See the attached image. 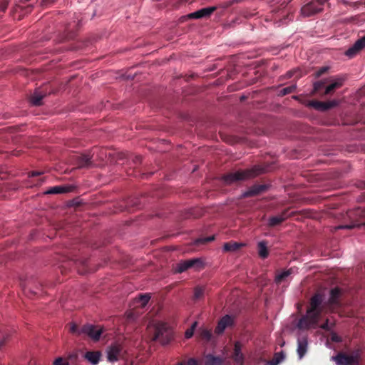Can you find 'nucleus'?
<instances>
[{"label":"nucleus","mask_w":365,"mask_h":365,"mask_svg":"<svg viewBox=\"0 0 365 365\" xmlns=\"http://www.w3.org/2000/svg\"><path fill=\"white\" fill-rule=\"evenodd\" d=\"M324 296L321 293L314 294L310 299L307 313L298 322L297 327L300 329H309L315 327L319 322L324 310Z\"/></svg>","instance_id":"obj_1"},{"label":"nucleus","mask_w":365,"mask_h":365,"mask_svg":"<svg viewBox=\"0 0 365 365\" xmlns=\"http://www.w3.org/2000/svg\"><path fill=\"white\" fill-rule=\"evenodd\" d=\"M267 171L268 169L265 167H262L261 165H255L250 169L237 170L227 173L222 177V179L226 184L230 185L238 181L255 178Z\"/></svg>","instance_id":"obj_2"},{"label":"nucleus","mask_w":365,"mask_h":365,"mask_svg":"<svg viewBox=\"0 0 365 365\" xmlns=\"http://www.w3.org/2000/svg\"><path fill=\"white\" fill-rule=\"evenodd\" d=\"M347 216L351 222L349 225H340L337 229H352L356 227H365V208L358 207L347 212Z\"/></svg>","instance_id":"obj_3"},{"label":"nucleus","mask_w":365,"mask_h":365,"mask_svg":"<svg viewBox=\"0 0 365 365\" xmlns=\"http://www.w3.org/2000/svg\"><path fill=\"white\" fill-rule=\"evenodd\" d=\"M172 338L173 331L165 323L159 322L155 326L153 340L159 341L162 344H166Z\"/></svg>","instance_id":"obj_4"},{"label":"nucleus","mask_w":365,"mask_h":365,"mask_svg":"<svg viewBox=\"0 0 365 365\" xmlns=\"http://www.w3.org/2000/svg\"><path fill=\"white\" fill-rule=\"evenodd\" d=\"M328 0H312L301 9V14L304 17L315 15L324 9V6Z\"/></svg>","instance_id":"obj_5"},{"label":"nucleus","mask_w":365,"mask_h":365,"mask_svg":"<svg viewBox=\"0 0 365 365\" xmlns=\"http://www.w3.org/2000/svg\"><path fill=\"white\" fill-rule=\"evenodd\" d=\"M193 268L195 270H201L204 268L203 261L200 258H192L180 262L178 264L177 270L182 273L188 269Z\"/></svg>","instance_id":"obj_6"},{"label":"nucleus","mask_w":365,"mask_h":365,"mask_svg":"<svg viewBox=\"0 0 365 365\" xmlns=\"http://www.w3.org/2000/svg\"><path fill=\"white\" fill-rule=\"evenodd\" d=\"M81 332L88 335L94 341H98L103 333V329L92 324H85L81 327Z\"/></svg>","instance_id":"obj_7"},{"label":"nucleus","mask_w":365,"mask_h":365,"mask_svg":"<svg viewBox=\"0 0 365 365\" xmlns=\"http://www.w3.org/2000/svg\"><path fill=\"white\" fill-rule=\"evenodd\" d=\"M365 48V35L358 39L352 46L347 49L345 52V55L349 58H353L356 56L361 50Z\"/></svg>","instance_id":"obj_8"},{"label":"nucleus","mask_w":365,"mask_h":365,"mask_svg":"<svg viewBox=\"0 0 365 365\" xmlns=\"http://www.w3.org/2000/svg\"><path fill=\"white\" fill-rule=\"evenodd\" d=\"M123 347L118 343L111 344L108 350V359L109 361L118 360L122 354Z\"/></svg>","instance_id":"obj_9"},{"label":"nucleus","mask_w":365,"mask_h":365,"mask_svg":"<svg viewBox=\"0 0 365 365\" xmlns=\"http://www.w3.org/2000/svg\"><path fill=\"white\" fill-rule=\"evenodd\" d=\"M216 10H217L216 6L202 8L200 10H197L195 12H192V13L188 14L187 16L190 19L208 18Z\"/></svg>","instance_id":"obj_10"},{"label":"nucleus","mask_w":365,"mask_h":365,"mask_svg":"<svg viewBox=\"0 0 365 365\" xmlns=\"http://www.w3.org/2000/svg\"><path fill=\"white\" fill-rule=\"evenodd\" d=\"M234 324V317L230 315L226 314L220 319L216 328L215 332L220 334L224 332L227 327L232 326Z\"/></svg>","instance_id":"obj_11"},{"label":"nucleus","mask_w":365,"mask_h":365,"mask_svg":"<svg viewBox=\"0 0 365 365\" xmlns=\"http://www.w3.org/2000/svg\"><path fill=\"white\" fill-rule=\"evenodd\" d=\"M93 155L89 153L81 154L76 156V165L78 168H90L93 165L91 160Z\"/></svg>","instance_id":"obj_12"},{"label":"nucleus","mask_w":365,"mask_h":365,"mask_svg":"<svg viewBox=\"0 0 365 365\" xmlns=\"http://www.w3.org/2000/svg\"><path fill=\"white\" fill-rule=\"evenodd\" d=\"M267 189L268 185H254L245 192L242 195L244 197L256 196L265 192Z\"/></svg>","instance_id":"obj_13"},{"label":"nucleus","mask_w":365,"mask_h":365,"mask_svg":"<svg viewBox=\"0 0 365 365\" xmlns=\"http://www.w3.org/2000/svg\"><path fill=\"white\" fill-rule=\"evenodd\" d=\"M311 105L317 110L324 111L336 107L338 105V101L336 100L327 102L314 101L311 103Z\"/></svg>","instance_id":"obj_14"},{"label":"nucleus","mask_w":365,"mask_h":365,"mask_svg":"<svg viewBox=\"0 0 365 365\" xmlns=\"http://www.w3.org/2000/svg\"><path fill=\"white\" fill-rule=\"evenodd\" d=\"M241 349V343L240 341H236L235 343L232 359L239 365H242L244 361V356L243 354L242 353Z\"/></svg>","instance_id":"obj_15"},{"label":"nucleus","mask_w":365,"mask_h":365,"mask_svg":"<svg viewBox=\"0 0 365 365\" xmlns=\"http://www.w3.org/2000/svg\"><path fill=\"white\" fill-rule=\"evenodd\" d=\"M308 348L307 338L305 336L299 338L297 340V354L299 359H302L307 353Z\"/></svg>","instance_id":"obj_16"},{"label":"nucleus","mask_w":365,"mask_h":365,"mask_svg":"<svg viewBox=\"0 0 365 365\" xmlns=\"http://www.w3.org/2000/svg\"><path fill=\"white\" fill-rule=\"evenodd\" d=\"M225 359L219 356H214L212 354H207L204 359V365H223Z\"/></svg>","instance_id":"obj_17"},{"label":"nucleus","mask_w":365,"mask_h":365,"mask_svg":"<svg viewBox=\"0 0 365 365\" xmlns=\"http://www.w3.org/2000/svg\"><path fill=\"white\" fill-rule=\"evenodd\" d=\"M46 96V92L36 90L30 98V101L33 106H39L42 104L43 98Z\"/></svg>","instance_id":"obj_18"},{"label":"nucleus","mask_w":365,"mask_h":365,"mask_svg":"<svg viewBox=\"0 0 365 365\" xmlns=\"http://www.w3.org/2000/svg\"><path fill=\"white\" fill-rule=\"evenodd\" d=\"M341 291L339 288L335 287L334 289H331L330 291V297L328 301V303L333 306V305H339V298L341 296Z\"/></svg>","instance_id":"obj_19"},{"label":"nucleus","mask_w":365,"mask_h":365,"mask_svg":"<svg viewBox=\"0 0 365 365\" xmlns=\"http://www.w3.org/2000/svg\"><path fill=\"white\" fill-rule=\"evenodd\" d=\"M337 365H353L349 355L340 353L334 357Z\"/></svg>","instance_id":"obj_20"},{"label":"nucleus","mask_w":365,"mask_h":365,"mask_svg":"<svg viewBox=\"0 0 365 365\" xmlns=\"http://www.w3.org/2000/svg\"><path fill=\"white\" fill-rule=\"evenodd\" d=\"M257 247L259 256L262 259H266L269 255L267 241H260L258 243Z\"/></svg>","instance_id":"obj_21"},{"label":"nucleus","mask_w":365,"mask_h":365,"mask_svg":"<svg viewBox=\"0 0 365 365\" xmlns=\"http://www.w3.org/2000/svg\"><path fill=\"white\" fill-rule=\"evenodd\" d=\"M100 357L101 354L99 351H88L85 354V358L93 365L99 362Z\"/></svg>","instance_id":"obj_22"},{"label":"nucleus","mask_w":365,"mask_h":365,"mask_svg":"<svg viewBox=\"0 0 365 365\" xmlns=\"http://www.w3.org/2000/svg\"><path fill=\"white\" fill-rule=\"evenodd\" d=\"M244 244L236 242H229L224 244L223 250L225 252H235L240 250Z\"/></svg>","instance_id":"obj_23"},{"label":"nucleus","mask_w":365,"mask_h":365,"mask_svg":"<svg viewBox=\"0 0 365 365\" xmlns=\"http://www.w3.org/2000/svg\"><path fill=\"white\" fill-rule=\"evenodd\" d=\"M344 78H339L335 82L329 85L324 93V95H328L333 92L335 89L340 88L343 85Z\"/></svg>","instance_id":"obj_24"},{"label":"nucleus","mask_w":365,"mask_h":365,"mask_svg":"<svg viewBox=\"0 0 365 365\" xmlns=\"http://www.w3.org/2000/svg\"><path fill=\"white\" fill-rule=\"evenodd\" d=\"M150 299L149 294H140L138 298L136 299L137 307L144 308L148 303Z\"/></svg>","instance_id":"obj_25"},{"label":"nucleus","mask_w":365,"mask_h":365,"mask_svg":"<svg viewBox=\"0 0 365 365\" xmlns=\"http://www.w3.org/2000/svg\"><path fill=\"white\" fill-rule=\"evenodd\" d=\"M70 188L66 186H54L51 187L48 191H46V194H61V193H66L70 192Z\"/></svg>","instance_id":"obj_26"},{"label":"nucleus","mask_w":365,"mask_h":365,"mask_svg":"<svg viewBox=\"0 0 365 365\" xmlns=\"http://www.w3.org/2000/svg\"><path fill=\"white\" fill-rule=\"evenodd\" d=\"M199 338L205 341H209L212 338V331L207 329H200L198 332Z\"/></svg>","instance_id":"obj_27"},{"label":"nucleus","mask_w":365,"mask_h":365,"mask_svg":"<svg viewBox=\"0 0 365 365\" xmlns=\"http://www.w3.org/2000/svg\"><path fill=\"white\" fill-rule=\"evenodd\" d=\"M205 292V287L197 286L194 289L193 299L195 301L200 300L204 297Z\"/></svg>","instance_id":"obj_28"},{"label":"nucleus","mask_w":365,"mask_h":365,"mask_svg":"<svg viewBox=\"0 0 365 365\" xmlns=\"http://www.w3.org/2000/svg\"><path fill=\"white\" fill-rule=\"evenodd\" d=\"M292 273V269H289L286 271L282 272L277 274L275 277V282L277 284L282 283L287 277H289Z\"/></svg>","instance_id":"obj_29"},{"label":"nucleus","mask_w":365,"mask_h":365,"mask_svg":"<svg viewBox=\"0 0 365 365\" xmlns=\"http://www.w3.org/2000/svg\"><path fill=\"white\" fill-rule=\"evenodd\" d=\"M285 356L283 351L275 353L272 359L269 361L270 365H278L283 361Z\"/></svg>","instance_id":"obj_30"},{"label":"nucleus","mask_w":365,"mask_h":365,"mask_svg":"<svg viewBox=\"0 0 365 365\" xmlns=\"http://www.w3.org/2000/svg\"><path fill=\"white\" fill-rule=\"evenodd\" d=\"M296 88H297L296 84H292L291 86L285 87L279 91V96H284L287 94L294 93L295 91Z\"/></svg>","instance_id":"obj_31"},{"label":"nucleus","mask_w":365,"mask_h":365,"mask_svg":"<svg viewBox=\"0 0 365 365\" xmlns=\"http://www.w3.org/2000/svg\"><path fill=\"white\" fill-rule=\"evenodd\" d=\"M215 240V236H210L207 237H200L195 240V245H205L208 242H210Z\"/></svg>","instance_id":"obj_32"},{"label":"nucleus","mask_w":365,"mask_h":365,"mask_svg":"<svg viewBox=\"0 0 365 365\" xmlns=\"http://www.w3.org/2000/svg\"><path fill=\"white\" fill-rule=\"evenodd\" d=\"M283 222V218H280L278 215L271 217L269 220V225L271 227L277 226Z\"/></svg>","instance_id":"obj_33"},{"label":"nucleus","mask_w":365,"mask_h":365,"mask_svg":"<svg viewBox=\"0 0 365 365\" xmlns=\"http://www.w3.org/2000/svg\"><path fill=\"white\" fill-rule=\"evenodd\" d=\"M139 316V312L136 309L129 310L126 312L128 320L133 321L137 319Z\"/></svg>","instance_id":"obj_34"},{"label":"nucleus","mask_w":365,"mask_h":365,"mask_svg":"<svg viewBox=\"0 0 365 365\" xmlns=\"http://www.w3.org/2000/svg\"><path fill=\"white\" fill-rule=\"evenodd\" d=\"M349 356L351 359V361L353 365H356V364H359V361L360 359V353L359 351H354L351 354H350Z\"/></svg>","instance_id":"obj_35"},{"label":"nucleus","mask_w":365,"mask_h":365,"mask_svg":"<svg viewBox=\"0 0 365 365\" xmlns=\"http://www.w3.org/2000/svg\"><path fill=\"white\" fill-rule=\"evenodd\" d=\"M349 356L351 359V361L353 365H356V364H359V361L360 359V353L359 351H354L351 354H350Z\"/></svg>","instance_id":"obj_36"},{"label":"nucleus","mask_w":365,"mask_h":365,"mask_svg":"<svg viewBox=\"0 0 365 365\" xmlns=\"http://www.w3.org/2000/svg\"><path fill=\"white\" fill-rule=\"evenodd\" d=\"M22 287H23L24 291L25 292H28V294H30L31 295H33V296L37 295L38 294L37 290H38L40 289V287H37L36 290H34V289H32L31 287H30L29 286V284H22ZM39 287H41V285Z\"/></svg>","instance_id":"obj_37"},{"label":"nucleus","mask_w":365,"mask_h":365,"mask_svg":"<svg viewBox=\"0 0 365 365\" xmlns=\"http://www.w3.org/2000/svg\"><path fill=\"white\" fill-rule=\"evenodd\" d=\"M196 326H197V322H195L192 324V325L191 326V327L190 329L186 330V331L185 333V336L186 339H190L193 336L194 331L196 328Z\"/></svg>","instance_id":"obj_38"},{"label":"nucleus","mask_w":365,"mask_h":365,"mask_svg":"<svg viewBox=\"0 0 365 365\" xmlns=\"http://www.w3.org/2000/svg\"><path fill=\"white\" fill-rule=\"evenodd\" d=\"M69 331L72 334H77V335H81V334H83L81 332V328L79 329L78 327V326L74 323H72L70 324Z\"/></svg>","instance_id":"obj_39"},{"label":"nucleus","mask_w":365,"mask_h":365,"mask_svg":"<svg viewBox=\"0 0 365 365\" xmlns=\"http://www.w3.org/2000/svg\"><path fill=\"white\" fill-rule=\"evenodd\" d=\"M325 82L324 81H319L314 83V91L315 92L319 91L324 86Z\"/></svg>","instance_id":"obj_40"},{"label":"nucleus","mask_w":365,"mask_h":365,"mask_svg":"<svg viewBox=\"0 0 365 365\" xmlns=\"http://www.w3.org/2000/svg\"><path fill=\"white\" fill-rule=\"evenodd\" d=\"M328 70H329V67L328 66L321 67L317 71H316L315 77L316 78L320 77L321 76H322L323 74L327 73L328 71Z\"/></svg>","instance_id":"obj_41"},{"label":"nucleus","mask_w":365,"mask_h":365,"mask_svg":"<svg viewBox=\"0 0 365 365\" xmlns=\"http://www.w3.org/2000/svg\"><path fill=\"white\" fill-rule=\"evenodd\" d=\"M185 363L183 361L178 362L176 365H185ZM186 365H198V362L196 359L190 358L186 362Z\"/></svg>","instance_id":"obj_42"},{"label":"nucleus","mask_w":365,"mask_h":365,"mask_svg":"<svg viewBox=\"0 0 365 365\" xmlns=\"http://www.w3.org/2000/svg\"><path fill=\"white\" fill-rule=\"evenodd\" d=\"M53 364L54 365H70L67 361L63 360L61 357L57 358L54 361Z\"/></svg>","instance_id":"obj_43"},{"label":"nucleus","mask_w":365,"mask_h":365,"mask_svg":"<svg viewBox=\"0 0 365 365\" xmlns=\"http://www.w3.org/2000/svg\"><path fill=\"white\" fill-rule=\"evenodd\" d=\"M292 214H293V212H292V214H289L288 213V210H285L283 212H282L278 216L280 218H283V222H284L286 219H287Z\"/></svg>","instance_id":"obj_44"},{"label":"nucleus","mask_w":365,"mask_h":365,"mask_svg":"<svg viewBox=\"0 0 365 365\" xmlns=\"http://www.w3.org/2000/svg\"><path fill=\"white\" fill-rule=\"evenodd\" d=\"M7 340H8V336H4L0 340V349L6 344Z\"/></svg>","instance_id":"obj_45"},{"label":"nucleus","mask_w":365,"mask_h":365,"mask_svg":"<svg viewBox=\"0 0 365 365\" xmlns=\"http://www.w3.org/2000/svg\"><path fill=\"white\" fill-rule=\"evenodd\" d=\"M321 328L324 330H329V320L327 319L325 323L321 325Z\"/></svg>","instance_id":"obj_46"},{"label":"nucleus","mask_w":365,"mask_h":365,"mask_svg":"<svg viewBox=\"0 0 365 365\" xmlns=\"http://www.w3.org/2000/svg\"><path fill=\"white\" fill-rule=\"evenodd\" d=\"M41 174H42V173L38 172V171H32V172L29 173V177H36V176H38Z\"/></svg>","instance_id":"obj_47"},{"label":"nucleus","mask_w":365,"mask_h":365,"mask_svg":"<svg viewBox=\"0 0 365 365\" xmlns=\"http://www.w3.org/2000/svg\"><path fill=\"white\" fill-rule=\"evenodd\" d=\"M133 162L135 165H138L139 163H140L141 162V157L140 156H136L134 160H133Z\"/></svg>","instance_id":"obj_48"},{"label":"nucleus","mask_w":365,"mask_h":365,"mask_svg":"<svg viewBox=\"0 0 365 365\" xmlns=\"http://www.w3.org/2000/svg\"><path fill=\"white\" fill-rule=\"evenodd\" d=\"M6 9V4L1 3L0 4V9L1 11H4Z\"/></svg>","instance_id":"obj_49"},{"label":"nucleus","mask_w":365,"mask_h":365,"mask_svg":"<svg viewBox=\"0 0 365 365\" xmlns=\"http://www.w3.org/2000/svg\"><path fill=\"white\" fill-rule=\"evenodd\" d=\"M292 76H293V72H292V71H288V72L286 73V77H287V78H291Z\"/></svg>","instance_id":"obj_50"},{"label":"nucleus","mask_w":365,"mask_h":365,"mask_svg":"<svg viewBox=\"0 0 365 365\" xmlns=\"http://www.w3.org/2000/svg\"><path fill=\"white\" fill-rule=\"evenodd\" d=\"M332 340L334 341H339V339L337 336H332Z\"/></svg>","instance_id":"obj_51"}]
</instances>
